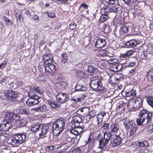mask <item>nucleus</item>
I'll return each instance as SVG.
<instances>
[{
    "label": "nucleus",
    "mask_w": 153,
    "mask_h": 153,
    "mask_svg": "<svg viewBox=\"0 0 153 153\" xmlns=\"http://www.w3.org/2000/svg\"><path fill=\"white\" fill-rule=\"evenodd\" d=\"M67 120L66 119L60 118L56 119L52 124V132L56 135L61 134L64 130Z\"/></svg>",
    "instance_id": "2"
},
{
    "label": "nucleus",
    "mask_w": 153,
    "mask_h": 153,
    "mask_svg": "<svg viewBox=\"0 0 153 153\" xmlns=\"http://www.w3.org/2000/svg\"><path fill=\"white\" fill-rule=\"evenodd\" d=\"M19 119V116L11 112H6L4 117V120L8 121L10 122H13L14 121Z\"/></svg>",
    "instance_id": "7"
},
{
    "label": "nucleus",
    "mask_w": 153,
    "mask_h": 153,
    "mask_svg": "<svg viewBox=\"0 0 153 153\" xmlns=\"http://www.w3.org/2000/svg\"><path fill=\"white\" fill-rule=\"evenodd\" d=\"M129 26H127L125 24L123 25L121 27L120 29V31L122 32L123 33H128L129 30Z\"/></svg>",
    "instance_id": "32"
},
{
    "label": "nucleus",
    "mask_w": 153,
    "mask_h": 153,
    "mask_svg": "<svg viewBox=\"0 0 153 153\" xmlns=\"http://www.w3.org/2000/svg\"><path fill=\"white\" fill-rule=\"evenodd\" d=\"M98 90H96L100 91V93L101 94H103L106 93V89L105 88L102 87V85L100 86L98 88Z\"/></svg>",
    "instance_id": "43"
},
{
    "label": "nucleus",
    "mask_w": 153,
    "mask_h": 153,
    "mask_svg": "<svg viewBox=\"0 0 153 153\" xmlns=\"http://www.w3.org/2000/svg\"><path fill=\"white\" fill-rule=\"evenodd\" d=\"M48 131L52 132L51 124H49L47 125L40 124L39 125V131L40 132L39 136L40 138H44L46 137L45 134Z\"/></svg>",
    "instance_id": "5"
},
{
    "label": "nucleus",
    "mask_w": 153,
    "mask_h": 153,
    "mask_svg": "<svg viewBox=\"0 0 153 153\" xmlns=\"http://www.w3.org/2000/svg\"><path fill=\"white\" fill-rule=\"evenodd\" d=\"M136 68H134L131 69L130 71L128 74L130 76H133L136 73Z\"/></svg>",
    "instance_id": "62"
},
{
    "label": "nucleus",
    "mask_w": 153,
    "mask_h": 153,
    "mask_svg": "<svg viewBox=\"0 0 153 153\" xmlns=\"http://www.w3.org/2000/svg\"><path fill=\"white\" fill-rule=\"evenodd\" d=\"M114 23L117 26H120L121 25H123L125 24V22L123 19L121 17H119L115 19V20L114 21Z\"/></svg>",
    "instance_id": "25"
},
{
    "label": "nucleus",
    "mask_w": 153,
    "mask_h": 153,
    "mask_svg": "<svg viewBox=\"0 0 153 153\" xmlns=\"http://www.w3.org/2000/svg\"><path fill=\"white\" fill-rule=\"evenodd\" d=\"M84 100V96L83 94L80 95L79 97H78L77 99H73V100L76 102H80Z\"/></svg>",
    "instance_id": "54"
},
{
    "label": "nucleus",
    "mask_w": 153,
    "mask_h": 153,
    "mask_svg": "<svg viewBox=\"0 0 153 153\" xmlns=\"http://www.w3.org/2000/svg\"><path fill=\"white\" fill-rule=\"evenodd\" d=\"M152 114L146 109L142 110L140 111L139 113V118L136 119L137 124L139 126H143V123L144 124H149L151 123Z\"/></svg>",
    "instance_id": "1"
},
{
    "label": "nucleus",
    "mask_w": 153,
    "mask_h": 153,
    "mask_svg": "<svg viewBox=\"0 0 153 153\" xmlns=\"http://www.w3.org/2000/svg\"><path fill=\"white\" fill-rule=\"evenodd\" d=\"M112 136V134L110 131L105 132L103 134L100 133L98 134L97 139L99 141L100 149H103L107 146Z\"/></svg>",
    "instance_id": "3"
},
{
    "label": "nucleus",
    "mask_w": 153,
    "mask_h": 153,
    "mask_svg": "<svg viewBox=\"0 0 153 153\" xmlns=\"http://www.w3.org/2000/svg\"><path fill=\"white\" fill-rule=\"evenodd\" d=\"M26 104L29 106L36 105L38 104V97L35 96L34 98H29L26 102Z\"/></svg>",
    "instance_id": "16"
},
{
    "label": "nucleus",
    "mask_w": 153,
    "mask_h": 153,
    "mask_svg": "<svg viewBox=\"0 0 153 153\" xmlns=\"http://www.w3.org/2000/svg\"><path fill=\"white\" fill-rule=\"evenodd\" d=\"M117 0H104L105 2L109 5H114Z\"/></svg>",
    "instance_id": "56"
},
{
    "label": "nucleus",
    "mask_w": 153,
    "mask_h": 153,
    "mask_svg": "<svg viewBox=\"0 0 153 153\" xmlns=\"http://www.w3.org/2000/svg\"><path fill=\"white\" fill-rule=\"evenodd\" d=\"M135 124V122L133 120H128L126 121L124 123V125L126 129H129L131 127L134 125Z\"/></svg>",
    "instance_id": "31"
},
{
    "label": "nucleus",
    "mask_w": 153,
    "mask_h": 153,
    "mask_svg": "<svg viewBox=\"0 0 153 153\" xmlns=\"http://www.w3.org/2000/svg\"><path fill=\"white\" fill-rule=\"evenodd\" d=\"M138 144L139 146L147 147L149 145V143L148 141L145 140L142 142H138Z\"/></svg>",
    "instance_id": "37"
},
{
    "label": "nucleus",
    "mask_w": 153,
    "mask_h": 153,
    "mask_svg": "<svg viewBox=\"0 0 153 153\" xmlns=\"http://www.w3.org/2000/svg\"><path fill=\"white\" fill-rule=\"evenodd\" d=\"M123 75L122 73L115 74L110 77L109 79L110 82L111 84H118L121 79H123Z\"/></svg>",
    "instance_id": "8"
},
{
    "label": "nucleus",
    "mask_w": 153,
    "mask_h": 153,
    "mask_svg": "<svg viewBox=\"0 0 153 153\" xmlns=\"http://www.w3.org/2000/svg\"><path fill=\"white\" fill-rule=\"evenodd\" d=\"M110 47L111 48L115 50L119 48V45L116 42L114 41L110 43Z\"/></svg>",
    "instance_id": "40"
},
{
    "label": "nucleus",
    "mask_w": 153,
    "mask_h": 153,
    "mask_svg": "<svg viewBox=\"0 0 153 153\" xmlns=\"http://www.w3.org/2000/svg\"><path fill=\"white\" fill-rule=\"evenodd\" d=\"M8 121L4 120L3 122V125L4 126V130H8L12 126V123Z\"/></svg>",
    "instance_id": "27"
},
{
    "label": "nucleus",
    "mask_w": 153,
    "mask_h": 153,
    "mask_svg": "<svg viewBox=\"0 0 153 153\" xmlns=\"http://www.w3.org/2000/svg\"><path fill=\"white\" fill-rule=\"evenodd\" d=\"M43 62L46 65L52 64L53 61L52 56L50 54L45 55L43 56Z\"/></svg>",
    "instance_id": "18"
},
{
    "label": "nucleus",
    "mask_w": 153,
    "mask_h": 153,
    "mask_svg": "<svg viewBox=\"0 0 153 153\" xmlns=\"http://www.w3.org/2000/svg\"><path fill=\"white\" fill-rule=\"evenodd\" d=\"M142 105L143 101L142 99L140 97L137 98L135 100L134 106L137 108H139L141 107Z\"/></svg>",
    "instance_id": "26"
},
{
    "label": "nucleus",
    "mask_w": 153,
    "mask_h": 153,
    "mask_svg": "<svg viewBox=\"0 0 153 153\" xmlns=\"http://www.w3.org/2000/svg\"><path fill=\"white\" fill-rule=\"evenodd\" d=\"M137 49L138 51H142L143 52L144 51H147V47L145 44H143L140 46H138Z\"/></svg>",
    "instance_id": "39"
},
{
    "label": "nucleus",
    "mask_w": 153,
    "mask_h": 153,
    "mask_svg": "<svg viewBox=\"0 0 153 153\" xmlns=\"http://www.w3.org/2000/svg\"><path fill=\"white\" fill-rule=\"evenodd\" d=\"M93 146L85 149L84 150V152L85 153H97L93 149Z\"/></svg>",
    "instance_id": "42"
},
{
    "label": "nucleus",
    "mask_w": 153,
    "mask_h": 153,
    "mask_svg": "<svg viewBox=\"0 0 153 153\" xmlns=\"http://www.w3.org/2000/svg\"><path fill=\"white\" fill-rule=\"evenodd\" d=\"M44 68L45 71L48 76L52 75L56 71L55 66L52 64L44 66Z\"/></svg>",
    "instance_id": "11"
},
{
    "label": "nucleus",
    "mask_w": 153,
    "mask_h": 153,
    "mask_svg": "<svg viewBox=\"0 0 153 153\" xmlns=\"http://www.w3.org/2000/svg\"><path fill=\"white\" fill-rule=\"evenodd\" d=\"M8 135L7 134L1 135V143H4L6 142L8 138Z\"/></svg>",
    "instance_id": "50"
},
{
    "label": "nucleus",
    "mask_w": 153,
    "mask_h": 153,
    "mask_svg": "<svg viewBox=\"0 0 153 153\" xmlns=\"http://www.w3.org/2000/svg\"><path fill=\"white\" fill-rule=\"evenodd\" d=\"M17 95L15 92L13 91H6L5 92V96L7 98L12 101L16 100Z\"/></svg>",
    "instance_id": "14"
},
{
    "label": "nucleus",
    "mask_w": 153,
    "mask_h": 153,
    "mask_svg": "<svg viewBox=\"0 0 153 153\" xmlns=\"http://www.w3.org/2000/svg\"><path fill=\"white\" fill-rule=\"evenodd\" d=\"M88 114L89 115L92 120L96 115V111L94 110H92L91 111H89Z\"/></svg>",
    "instance_id": "51"
},
{
    "label": "nucleus",
    "mask_w": 153,
    "mask_h": 153,
    "mask_svg": "<svg viewBox=\"0 0 153 153\" xmlns=\"http://www.w3.org/2000/svg\"><path fill=\"white\" fill-rule=\"evenodd\" d=\"M106 42L105 39H97L95 43V47L97 48H102L106 45Z\"/></svg>",
    "instance_id": "17"
},
{
    "label": "nucleus",
    "mask_w": 153,
    "mask_h": 153,
    "mask_svg": "<svg viewBox=\"0 0 153 153\" xmlns=\"http://www.w3.org/2000/svg\"><path fill=\"white\" fill-rule=\"evenodd\" d=\"M114 5V6L111 7V12L117 13L119 7L118 6H116L115 4Z\"/></svg>",
    "instance_id": "58"
},
{
    "label": "nucleus",
    "mask_w": 153,
    "mask_h": 153,
    "mask_svg": "<svg viewBox=\"0 0 153 153\" xmlns=\"http://www.w3.org/2000/svg\"><path fill=\"white\" fill-rule=\"evenodd\" d=\"M26 136L25 134H16L13 137L8 140V143L11 145L15 147L22 143L25 140Z\"/></svg>",
    "instance_id": "4"
},
{
    "label": "nucleus",
    "mask_w": 153,
    "mask_h": 153,
    "mask_svg": "<svg viewBox=\"0 0 153 153\" xmlns=\"http://www.w3.org/2000/svg\"><path fill=\"white\" fill-rule=\"evenodd\" d=\"M136 40L132 39L127 41L126 42V44L128 47H134L136 46Z\"/></svg>",
    "instance_id": "30"
},
{
    "label": "nucleus",
    "mask_w": 153,
    "mask_h": 153,
    "mask_svg": "<svg viewBox=\"0 0 153 153\" xmlns=\"http://www.w3.org/2000/svg\"><path fill=\"white\" fill-rule=\"evenodd\" d=\"M68 138H69V136L68 135H65V136H62V139L64 140V143L61 144V147L63 149L64 151L62 152L61 151L60 152H58V153H66L65 151H66L69 147L68 144Z\"/></svg>",
    "instance_id": "15"
},
{
    "label": "nucleus",
    "mask_w": 153,
    "mask_h": 153,
    "mask_svg": "<svg viewBox=\"0 0 153 153\" xmlns=\"http://www.w3.org/2000/svg\"><path fill=\"white\" fill-rule=\"evenodd\" d=\"M111 7H110L108 4H105L103 7L102 8V9H103L104 11V13L108 14V13L111 12Z\"/></svg>",
    "instance_id": "35"
},
{
    "label": "nucleus",
    "mask_w": 153,
    "mask_h": 153,
    "mask_svg": "<svg viewBox=\"0 0 153 153\" xmlns=\"http://www.w3.org/2000/svg\"><path fill=\"white\" fill-rule=\"evenodd\" d=\"M134 12L133 14L135 16L140 15L142 12L141 9L136 8L135 7H134Z\"/></svg>",
    "instance_id": "47"
},
{
    "label": "nucleus",
    "mask_w": 153,
    "mask_h": 153,
    "mask_svg": "<svg viewBox=\"0 0 153 153\" xmlns=\"http://www.w3.org/2000/svg\"><path fill=\"white\" fill-rule=\"evenodd\" d=\"M75 74L76 77L80 79L86 78L87 76V74L85 73L80 70L77 71Z\"/></svg>",
    "instance_id": "23"
},
{
    "label": "nucleus",
    "mask_w": 153,
    "mask_h": 153,
    "mask_svg": "<svg viewBox=\"0 0 153 153\" xmlns=\"http://www.w3.org/2000/svg\"><path fill=\"white\" fill-rule=\"evenodd\" d=\"M57 101L61 103H64L67 102L68 98L67 94L59 93L56 96Z\"/></svg>",
    "instance_id": "12"
},
{
    "label": "nucleus",
    "mask_w": 153,
    "mask_h": 153,
    "mask_svg": "<svg viewBox=\"0 0 153 153\" xmlns=\"http://www.w3.org/2000/svg\"><path fill=\"white\" fill-rule=\"evenodd\" d=\"M101 128L104 130H108L109 129V125L108 123H105L102 126Z\"/></svg>",
    "instance_id": "64"
},
{
    "label": "nucleus",
    "mask_w": 153,
    "mask_h": 153,
    "mask_svg": "<svg viewBox=\"0 0 153 153\" xmlns=\"http://www.w3.org/2000/svg\"><path fill=\"white\" fill-rule=\"evenodd\" d=\"M97 124L99 125L101 123L103 119V117L101 114H98L97 116Z\"/></svg>",
    "instance_id": "53"
},
{
    "label": "nucleus",
    "mask_w": 153,
    "mask_h": 153,
    "mask_svg": "<svg viewBox=\"0 0 153 153\" xmlns=\"http://www.w3.org/2000/svg\"><path fill=\"white\" fill-rule=\"evenodd\" d=\"M123 138L120 136V134L118 135H114L111 138V143L114 147H116L121 144L122 143Z\"/></svg>",
    "instance_id": "9"
},
{
    "label": "nucleus",
    "mask_w": 153,
    "mask_h": 153,
    "mask_svg": "<svg viewBox=\"0 0 153 153\" xmlns=\"http://www.w3.org/2000/svg\"><path fill=\"white\" fill-rule=\"evenodd\" d=\"M108 53L106 50L101 49L98 51L97 54L99 57H103L107 56Z\"/></svg>",
    "instance_id": "29"
},
{
    "label": "nucleus",
    "mask_w": 153,
    "mask_h": 153,
    "mask_svg": "<svg viewBox=\"0 0 153 153\" xmlns=\"http://www.w3.org/2000/svg\"><path fill=\"white\" fill-rule=\"evenodd\" d=\"M126 103L124 101L122 100H119L118 102L117 103L116 105V109L117 110H120V108H122L123 106H125Z\"/></svg>",
    "instance_id": "34"
},
{
    "label": "nucleus",
    "mask_w": 153,
    "mask_h": 153,
    "mask_svg": "<svg viewBox=\"0 0 153 153\" xmlns=\"http://www.w3.org/2000/svg\"><path fill=\"white\" fill-rule=\"evenodd\" d=\"M146 100L148 104L153 108V97L148 96Z\"/></svg>",
    "instance_id": "38"
},
{
    "label": "nucleus",
    "mask_w": 153,
    "mask_h": 153,
    "mask_svg": "<svg viewBox=\"0 0 153 153\" xmlns=\"http://www.w3.org/2000/svg\"><path fill=\"white\" fill-rule=\"evenodd\" d=\"M57 87L61 90H64L66 88L68 85L67 83L64 82H57L56 84Z\"/></svg>",
    "instance_id": "24"
},
{
    "label": "nucleus",
    "mask_w": 153,
    "mask_h": 153,
    "mask_svg": "<svg viewBox=\"0 0 153 153\" xmlns=\"http://www.w3.org/2000/svg\"><path fill=\"white\" fill-rule=\"evenodd\" d=\"M147 78L149 81L153 80V71H149L147 75Z\"/></svg>",
    "instance_id": "41"
},
{
    "label": "nucleus",
    "mask_w": 153,
    "mask_h": 153,
    "mask_svg": "<svg viewBox=\"0 0 153 153\" xmlns=\"http://www.w3.org/2000/svg\"><path fill=\"white\" fill-rule=\"evenodd\" d=\"M137 0H129L127 5L130 7H132L133 6H134L136 4Z\"/></svg>",
    "instance_id": "55"
},
{
    "label": "nucleus",
    "mask_w": 153,
    "mask_h": 153,
    "mask_svg": "<svg viewBox=\"0 0 153 153\" xmlns=\"http://www.w3.org/2000/svg\"><path fill=\"white\" fill-rule=\"evenodd\" d=\"M48 110V108L47 107L45 104H43L39 107V110L41 112H45Z\"/></svg>",
    "instance_id": "52"
},
{
    "label": "nucleus",
    "mask_w": 153,
    "mask_h": 153,
    "mask_svg": "<svg viewBox=\"0 0 153 153\" xmlns=\"http://www.w3.org/2000/svg\"><path fill=\"white\" fill-rule=\"evenodd\" d=\"M108 14L101 12V16L98 20V22L100 23H103L106 21L108 19Z\"/></svg>",
    "instance_id": "21"
},
{
    "label": "nucleus",
    "mask_w": 153,
    "mask_h": 153,
    "mask_svg": "<svg viewBox=\"0 0 153 153\" xmlns=\"http://www.w3.org/2000/svg\"><path fill=\"white\" fill-rule=\"evenodd\" d=\"M47 80V78L43 74L41 73L39 75V81L44 82Z\"/></svg>",
    "instance_id": "48"
},
{
    "label": "nucleus",
    "mask_w": 153,
    "mask_h": 153,
    "mask_svg": "<svg viewBox=\"0 0 153 153\" xmlns=\"http://www.w3.org/2000/svg\"><path fill=\"white\" fill-rule=\"evenodd\" d=\"M15 122L16 123V126L19 127H23L26 125V120L24 119H22L20 120H16Z\"/></svg>",
    "instance_id": "28"
},
{
    "label": "nucleus",
    "mask_w": 153,
    "mask_h": 153,
    "mask_svg": "<svg viewBox=\"0 0 153 153\" xmlns=\"http://www.w3.org/2000/svg\"><path fill=\"white\" fill-rule=\"evenodd\" d=\"M102 31L105 33H107L109 32V27H108L106 24H104L102 27Z\"/></svg>",
    "instance_id": "45"
},
{
    "label": "nucleus",
    "mask_w": 153,
    "mask_h": 153,
    "mask_svg": "<svg viewBox=\"0 0 153 153\" xmlns=\"http://www.w3.org/2000/svg\"><path fill=\"white\" fill-rule=\"evenodd\" d=\"M84 127L83 126L82 127H79H79H78L77 128L76 127V129L77 130V131H79L78 133H79V134L83 133L84 131H85L84 129Z\"/></svg>",
    "instance_id": "63"
},
{
    "label": "nucleus",
    "mask_w": 153,
    "mask_h": 153,
    "mask_svg": "<svg viewBox=\"0 0 153 153\" xmlns=\"http://www.w3.org/2000/svg\"><path fill=\"white\" fill-rule=\"evenodd\" d=\"M31 131L35 133L38 130V126L37 125H33L32 126L30 129Z\"/></svg>",
    "instance_id": "60"
},
{
    "label": "nucleus",
    "mask_w": 153,
    "mask_h": 153,
    "mask_svg": "<svg viewBox=\"0 0 153 153\" xmlns=\"http://www.w3.org/2000/svg\"><path fill=\"white\" fill-rule=\"evenodd\" d=\"M77 127H76L77 128ZM76 128V127L75 128H71V129L70 130V132L72 134H73L75 135H78L79 134V133Z\"/></svg>",
    "instance_id": "44"
},
{
    "label": "nucleus",
    "mask_w": 153,
    "mask_h": 153,
    "mask_svg": "<svg viewBox=\"0 0 153 153\" xmlns=\"http://www.w3.org/2000/svg\"><path fill=\"white\" fill-rule=\"evenodd\" d=\"M136 91L131 88L128 89H124L121 92L123 96L125 97H130L131 96L135 97L136 94Z\"/></svg>",
    "instance_id": "13"
},
{
    "label": "nucleus",
    "mask_w": 153,
    "mask_h": 153,
    "mask_svg": "<svg viewBox=\"0 0 153 153\" xmlns=\"http://www.w3.org/2000/svg\"><path fill=\"white\" fill-rule=\"evenodd\" d=\"M61 62L63 64H65L68 61V57L67 56V54L66 53L62 54L61 56Z\"/></svg>",
    "instance_id": "33"
},
{
    "label": "nucleus",
    "mask_w": 153,
    "mask_h": 153,
    "mask_svg": "<svg viewBox=\"0 0 153 153\" xmlns=\"http://www.w3.org/2000/svg\"><path fill=\"white\" fill-rule=\"evenodd\" d=\"M54 146H49L45 148V152H51L52 151L54 150Z\"/></svg>",
    "instance_id": "59"
},
{
    "label": "nucleus",
    "mask_w": 153,
    "mask_h": 153,
    "mask_svg": "<svg viewBox=\"0 0 153 153\" xmlns=\"http://www.w3.org/2000/svg\"><path fill=\"white\" fill-rule=\"evenodd\" d=\"M93 137V135L92 132H91L88 136V140L84 141L85 143V145L86 146L88 144V148L90 147L91 146H93L92 141V140L91 137Z\"/></svg>",
    "instance_id": "22"
},
{
    "label": "nucleus",
    "mask_w": 153,
    "mask_h": 153,
    "mask_svg": "<svg viewBox=\"0 0 153 153\" xmlns=\"http://www.w3.org/2000/svg\"><path fill=\"white\" fill-rule=\"evenodd\" d=\"M119 126L117 122H114L112 123L110 126V131L111 133H116L119 130Z\"/></svg>",
    "instance_id": "19"
},
{
    "label": "nucleus",
    "mask_w": 153,
    "mask_h": 153,
    "mask_svg": "<svg viewBox=\"0 0 153 153\" xmlns=\"http://www.w3.org/2000/svg\"><path fill=\"white\" fill-rule=\"evenodd\" d=\"M19 112L20 114H28V111L25 108H21L19 109Z\"/></svg>",
    "instance_id": "57"
},
{
    "label": "nucleus",
    "mask_w": 153,
    "mask_h": 153,
    "mask_svg": "<svg viewBox=\"0 0 153 153\" xmlns=\"http://www.w3.org/2000/svg\"><path fill=\"white\" fill-rule=\"evenodd\" d=\"M90 86L94 90H98V88L102 85L99 77H91L90 80Z\"/></svg>",
    "instance_id": "6"
},
{
    "label": "nucleus",
    "mask_w": 153,
    "mask_h": 153,
    "mask_svg": "<svg viewBox=\"0 0 153 153\" xmlns=\"http://www.w3.org/2000/svg\"><path fill=\"white\" fill-rule=\"evenodd\" d=\"M76 25L75 22H71L69 25V29L71 30H73L76 28Z\"/></svg>",
    "instance_id": "61"
},
{
    "label": "nucleus",
    "mask_w": 153,
    "mask_h": 153,
    "mask_svg": "<svg viewBox=\"0 0 153 153\" xmlns=\"http://www.w3.org/2000/svg\"><path fill=\"white\" fill-rule=\"evenodd\" d=\"M82 118L81 116L78 115L74 116L70 122L71 127L75 128V127H79L80 123L82 122Z\"/></svg>",
    "instance_id": "10"
},
{
    "label": "nucleus",
    "mask_w": 153,
    "mask_h": 153,
    "mask_svg": "<svg viewBox=\"0 0 153 153\" xmlns=\"http://www.w3.org/2000/svg\"><path fill=\"white\" fill-rule=\"evenodd\" d=\"M138 127L135 123L133 126H131L130 128V135H132L134 133H135L137 131Z\"/></svg>",
    "instance_id": "36"
},
{
    "label": "nucleus",
    "mask_w": 153,
    "mask_h": 153,
    "mask_svg": "<svg viewBox=\"0 0 153 153\" xmlns=\"http://www.w3.org/2000/svg\"><path fill=\"white\" fill-rule=\"evenodd\" d=\"M117 63H113L110 65V67L111 70L113 71L117 72Z\"/></svg>",
    "instance_id": "46"
},
{
    "label": "nucleus",
    "mask_w": 153,
    "mask_h": 153,
    "mask_svg": "<svg viewBox=\"0 0 153 153\" xmlns=\"http://www.w3.org/2000/svg\"><path fill=\"white\" fill-rule=\"evenodd\" d=\"M88 72L90 73V75L94 77H98L97 76V70L96 68H95L93 66H89L88 67Z\"/></svg>",
    "instance_id": "20"
},
{
    "label": "nucleus",
    "mask_w": 153,
    "mask_h": 153,
    "mask_svg": "<svg viewBox=\"0 0 153 153\" xmlns=\"http://www.w3.org/2000/svg\"><path fill=\"white\" fill-rule=\"evenodd\" d=\"M48 103L49 105L52 108H56L59 107V105L58 104L57 102L56 101L53 102L50 101Z\"/></svg>",
    "instance_id": "49"
}]
</instances>
